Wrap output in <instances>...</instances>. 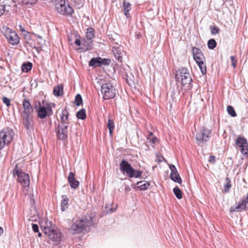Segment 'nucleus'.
<instances>
[{
  "label": "nucleus",
  "mask_w": 248,
  "mask_h": 248,
  "mask_svg": "<svg viewBox=\"0 0 248 248\" xmlns=\"http://www.w3.org/2000/svg\"><path fill=\"white\" fill-rule=\"evenodd\" d=\"M93 224V218L90 215L86 216L79 219H73L70 231L73 234L79 233L89 230V227Z\"/></svg>",
  "instance_id": "obj_1"
},
{
  "label": "nucleus",
  "mask_w": 248,
  "mask_h": 248,
  "mask_svg": "<svg viewBox=\"0 0 248 248\" xmlns=\"http://www.w3.org/2000/svg\"><path fill=\"white\" fill-rule=\"evenodd\" d=\"M176 80L181 78V85L183 88L189 90L192 88V78L188 70L185 68H180L177 72L175 76Z\"/></svg>",
  "instance_id": "obj_2"
},
{
  "label": "nucleus",
  "mask_w": 248,
  "mask_h": 248,
  "mask_svg": "<svg viewBox=\"0 0 248 248\" xmlns=\"http://www.w3.org/2000/svg\"><path fill=\"white\" fill-rule=\"evenodd\" d=\"M120 170L124 174L129 178H140L142 174V171L136 170L133 168L130 164L126 160L123 159L120 164Z\"/></svg>",
  "instance_id": "obj_3"
},
{
  "label": "nucleus",
  "mask_w": 248,
  "mask_h": 248,
  "mask_svg": "<svg viewBox=\"0 0 248 248\" xmlns=\"http://www.w3.org/2000/svg\"><path fill=\"white\" fill-rule=\"evenodd\" d=\"M15 133L9 127H6L0 131V151L6 145H8L13 140Z\"/></svg>",
  "instance_id": "obj_4"
},
{
  "label": "nucleus",
  "mask_w": 248,
  "mask_h": 248,
  "mask_svg": "<svg viewBox=\"0 0 248 248\" xmlns=\"http://www.w3.org/2000/svg\"><path fill=\"white\" fill-rule=\"evenodd\" d=\"M56 10L63 16H71L74 13V9L70 6L68 0H56Z\"/></svg>",
  "instance_id": "obj_5"
},
{
  "label": "nucleus",
  "mask_w": 248,
  "mask_h": 248,
  "mask_svg": "<svg viewBox=\"0 0 248 248\" xmlns=\"http://www.w3.org/2000/svg\"><path fill=\"white\" fill-rule=\"evenodd\" d=\"M101 92L103 95V99L104 100L113 98L116 94V90L114 85L110 82L102 84Z\"/></svg>",
  "instance_id": "obj_6"
},
{
  "label": "nucleus",
  "mask_w": 248,
  "mask_h": 248,
  "mask_svg": "<svg viewBox=\"0 0 248 248\" xmlns=\"http://www.w3.org/2000/svg\"><path fill=\"white\" fill-rule=\"evenodd\" d=\"M248 209V193L244 196L235 207H231L230 212H238Z\"/></svg>",
  "instance_id": "obj_7"
},
{
  "label": "nucleus",
  "mask_w": 248,
  "mask_h": 248,
  "mask_svg": "<svg viewBox=\"0 0 248 248\" xmlns=\"http://www.w3.org/2000/svg\"><path fill=\"white\" fill-rule=\"evenodd\" d=\"M211 130L205 127H203L198 133H197L196 139L198 145H201L203 141L206 142L211 134Z\"/></svg>",
  "instance_id": "obj_8"
},
{
  "label": "nucleus",
  "mask_w": 248,
  "mask_h": 248,
  "mask_svg": "<svg viewBox=\"0 0 248 248\" xmlns=\"http://www.w3.org/2000/svg\"><path fill=\"white\" fill-rule=\"evenodd\" d=\"M4 36L9 43L13 45H17L19 42V37L17 34L9 28L7 29V32Z\"/></svg>",
  "instance_id": "obj_9"
},
{
  "label": "nucleus",
  "mask_w": 248,
  "mask_h": 248,
  "mask_svg": "<svg viewBox=\"0 0 248 248\" xmlns=\"http://www.w3.org/2000/svg\"><path fill=\"white\" fill-rule=\"evenodd\" d=\"M39 103V108L37 109V115L39 118L41 119H44L47 115L49 116L52 113V110L51 108L49 105H47V107L44 106H41L40 102Z\"/></svg>",
  "instance_id": "obj_10"
},
{
  "label": "nucleus",
  "mask_w": 248,
  "mask_h": 248,
  "mask_svg": "<svg viewBox=\"0 0 248 248\" xmlns=\"http://www.w3.org/2000/svg\"><path fill=\"white\" fill-rule=\"evenodd\" d=\"M235 143L241 148V153L245 155H248V143L246 139L240 136L237 138Z\"/></svg>",
  "instance_id": "obj_11"
},
{
  "label": "nucleus",
  "mask_w": 248,
  "mask_h": 248,
  "mask_svg": "<svg viewBox=\"0 0 248 248\" xmlns=\"http://www.w3.org/2000/svg\"><path fill=\"white\" fill-rule=\"evenodd\" d=\"M45 235H47L50 240L55 242H60L61 240L62 235L60 230L58 229L54 230L53 229L48 231Z\"/></svg>",
  "instance_id": "obj_12"
},
{
  "label": "nucleus",
  "mask_w": 248,
  "mask_h": 248,
  "mask_svg": "<svg viewBox=\"0 0 248 248\" xmlns=\"http://www.w3.org/2000/svg\"><path fill=\"white\" fill-rule=\"evenodd\" d=\"M67 124H59L56 129L57 135L58 139L61 140H65L67 138Z\"/></svg>",
  "instance_id": "obj_13"
},
{
  "label": "nucleus",
  "mask_w": 248,
  "mask_h": 248,
  "mask_svg": "<svg viewBox=\"0 0 248 248\" xmlns=\"http://www.w3.org/2000/svg\"><path fill=\"white\" fill-rule=\"evenodd\" d=\"M192 50L193 58L196 63L197 64L201 63L202 64V62H203L204 59V57L203 56L201 50L196 47H193Z\"/></svg>",
  "instance_id": "obj_14"
},
{
  "label": "nucleus",
  "mask_w": 248,
  "mask_h": 248,
  "mask_svg": "<svg viewBox=\"0 0 248 248\" xmlns=\"http://www.w3.org/2000/svg\"><path fill=\"white\" fill-rule=\"evenodd\" d=\"M169 167L171 170V172L170 174L171 179L174 182L178 183L179 184L182 183V179L175 166L172 164H171L169 166Z\"/></svg>",
  "instance_id": "obj_15"
},
{
  "label": "nucleus",
  "mask_w": 248,
  "mask_h": 248,
  "mask_svg": "<svg viewBox=\"0 0 248 248\" xmlns=\"http://www.w3.org/2000/svg\"><path fill=\"white\" fill-rule=\"evenodd\" d=\"M40 226L45 234L47 233L48 231L52 229V222L47 219H44L41 220L40 221Z\"/></svg>",
  "instance_id": "obj_16"
},
{
  "label": "nucleus",
  "mask_w": 248,
  "mask_h": 248,
  "mask_svg": "<svg viewBox=\"0 0 248 248\" xmlns=\"http://www.w3.org/2000/svg\"><path fill=\"white\" fill-rule=\"evenodd\" d=\"M17 180L18 182L20 183L23 187H29L30 185V179L28 174L24 172L20 173Z\"/></svg>",
  "instance_id": "obj_17"
},
{
  "label": "nucleus",
  "mask_w": 248,
  "mask_h": 248,
  "mask_svg": "<svg viewBox=\"0 0 248 248\" xmlns=\"http://www.w3.org/2000/svg\"><path fill=\"white\" fill-rule=\"evenodd\" d=\"M68 181L70 186L74 189L78 187L79 183L75 178V174L73 172H70L68 176Z\"/></svg>",
  "instance_id": "obj_18"
},
{
  "label": "nucleus",
  "mask_w": 248,
  "mask_h": 248,
  "mask_svg": "<svg viewBox=\"0 0 248 248\" xmlns=\"http://www.w3.org/2000/svg\"><path fill=\"white\" fill-rule=\"evenodd\" d=\"M22 105L24 108V111H23V113H32L33 111V108L28 100H27L26 98L24 99L23 100Z\"/></svg>",
  "instance_id": "obj_19"
},
{
  "label": "nucleus",
  "mask_w": 248,
  "mask_h": 248,
  "mask_svg": "<svg viewBox=\"0 0 248 248\" xmlns=\"http://www.w3.org/2000/svg\"><path fill=\"white\" fill-rule=\"evenodd\" d=\"M69 113L68 110L65 108L62 110L61 119V124H69V118H68Z\"/></svg>",
  "instance_id": "obj_20"
},
{
  "label": "nucleus",
  "mask_w": 248,
  "mask_h": 248,
  "mask_svg": "<svg viewBox=\"0 0 248 248\" xmlns=\"http://www.w3.org/2000/svg\"><path fill=\"white\" fill-rule=\"evenodd\" d=\"M112 52L114 55L115 58L119 62L122 61V53L120 47L113 46L112 47Z\"/></svg>",
  "instance_id": "obj_21"
},
{
  "label": "nucleus",
  "mask_w": 248,
  "mask_h": 248,
  "mask_svg": "<svg viewBox=\"0 0 248 248\" xmlns=\"http://www.w3.org/2000/svg\"><path fill=\"white\" fill-rule=\"evenodd\" d=\"M87 39L92 43V40L95 37V31L93 28H88L86 32Z\"/></svg>",
  "instance_id": "obj_22"
},
{
  "label": "nucleus",
  "mask_w": 248,
  "mask_h": 248,
  "mask_svg": "<svg viewBox=\"0 0 248 248\" xmlns=\"http://www.w3.org/2000/svg\"><path fill=\"white\" fill-rule=\"evenodd\" d=\"M63 86L62 84H59L53 89V94L56 96H60L63 94Z\"/></svg>",
  "instance_id": "obj_23"
},
{
  "label": "nucleus",
  "mask_w": 248,
  "mask_h": 248,
  "mask_svg": "<svg viewBox=\"0 0 248 248\" xmlns=\"http://www.w3.org/2000/svg\"><path fill=\"white\" fill-rule=\"evenodd\" d=\"M62 202H61V210L62 211H64L66 209L68 208V198H67L66 195H62Z\"/></svg>",
  "instance_id": "obj_24"
},
{
  "label": "nucleus",
  "mask_w": 248,
  "mask_h": 248,
  "mask_svg": "<svg viewBox=\"0 0 248 248\" xmlns=\"http://www.w3.org/2000/svg\"><path fill=\"white\" fill-rule=\"evenodd\" d=\"M89 65L93 67H100L99 57L92 58L89 61Z\"/></svg>",
  "instance_id": "obj_25"
},
{
  "label": "nucleus",
  "mask_w": 248,
  "mask_h": 248,
  "mask_svg": "<svg viewBox=\"0 0 248 248\" xmlns=\"http://www.w3.org/2000/svg\"><path fill=\"white\" fill-rule=\"evenodd\" d=\"M138 187L140 190H146L150 184L149 183L146 181L144 182H139L137 184Z\"/></svg>",
  "instance_id": "obj_26"
},
{
  "label": "nucleus",
  "mask_w": 248,
  "mask_h": 248,
  "mask_svg": "<svg viewBox=\"0 0 248 248\" xmlns=\"http://www.w3.org/2000/svg\"><path fill=\"white\" fill-rule=\"evenodd\" d=\"M107 127L109 130V133L110 136L112 135L113 130L114 128V121L111 118H108L107 123Z\"/></svg>",
  "instance_id": "obj_27"
},
{
  "label": "nucleus",
  "mask_w": 248,
  "mask_h": 248,
  "mask_svg": "<svg viewBox=\"0 0 248 248\" xmlns=\"http://www.w3.org/2000/svg\"><path fill=\"white\" fill-rule=\"evenodd\" d=\"M32 67V63L28 62H24L22 64V65L21 66V68H22V71L25 72H28L29 71L31 70Z\"/></svg>",
  "instance_id": "obj_28"
},
{
  "label": "nucleus",
  "mask_w": 248,
  "mask_h": 248,
  "mask_svg": "<svg viewBox=\"0 0 248 248\" xmlns=\"http://www.w3.org/2000/svg\"><path fill=\"white\" fill-rule=\"evenodd\" d=\"M99 60L100 67L102 66H108L111 63V60L109 59L102 58L99 57Z\"/></svg>",
  "instance_id": "obj_29"
},
{
  "label": "nucleus",
  "mask_w": 248,
  "mask_h": 248,
  "mask_svg": "<svg viewBox=\"0 0 248 248\" xmlns=\"http://www.w3.org/2000/svg\"><path fill=\"white\" fill-rule=\"evenodd\" d=\"M77 117L79 119L84 120L86 118L85 109L82 108L80 109L77 113Z\"/></svg>",
  "instance_id": "obj_30"
},
{
  "label": "nucleus",
  "mask_w": 248,
  "mask_h": 248,
  "mask_svg": "<svg viewBox=\"0 0 248 248\" xmlns=\"http://www.w3.org/2000/svg\"><path fill=\"white\" fill-rule=\"evenodd\" d=\"M173 192L174 194H175L176 197L178 199L180 200L182 198V192H181V190L180 189V188L178 186H176L173 188Z\"/></svg>",
  "instance_id": "obj_31"
},
{
  "label": "nucleus",
  "mask_w": 248,
  "mask_h": 248,
  "mask_svg": "<svg viewBox=\"0 0 248 248\" xmlns=\"http://www.w3.org/2000/svg\"><path fill=\"white\" fill-rule=\"evenodd\" d=\"M23 5L30 6L36 3L37 0H18Z\"/></svg>",
  "instance_id": "obj_32"
},
{
  "label": "nucleus",
  "mask_w": 248,
  "mask_h": 248,
  "mask_svg": "<svg viewBox=\"0 0 248 248\" xmlns=\"http://www.w3.org/2000/svg\"><path fill=\"white\" fill-rule=\"evenodd\" d=\"M23 121V124L26 130H30L32 127V123L33 122V120H25Z\"/></svg>",
  "instance_id": "obj_33"
},
{
  "label": "nucleus",
  "mask_w": 248,
  "mask_h": 248,
  "mask_svg": "<svg viewBox=\"0 0 248 248\" xmlns=\"http://www.w3.org/2000/svg\"><path fill=\"white\" fill-rule=\"evenodd\" d=\"M207 46L209 49H214L217 46V43L215 40L214 39L209 40L207 43Z\"/></svg>",
  "instance_id": "obj_34"
},
{
  "label": "nucleus",
  "mask_w": 248,
  "mask_h": 248,
  "mask_svg": "<svg viewBox=\"0 0 248 248\" xmlns=\"http://www.w3.org/2000/svg\"><path fill=\"white\" fill-rule=\"evenodd\" d=\"M123 9L124 12H129L131 9V4L124 0L123 2Z\"/></svg>",
  "instance_id": "obj_35"
},
{
  "label": "nucleus",
  "mask_w": 248,
  "mask_h": 248,
  "mask_svg": "<svg viewBox=\"0 0 248 248\" xmlns=\"http://www.w3.org/2000/svg\"><path fill=\"white\" fill-rule=\"evenodd\" d=\"M227 110L228 112V114L230 115L232 117H235L236 116V113L233 108L231 106H228L227 107Z\"/></svg>",
  "instance_id": "obj_36"
},
{
  "label": "nucleus",
  "mask_w": 248,
  "mask_h": 248,
  "mask_svg": "<svg viewBox=\"0 0 248 248\" xmlns=\"http://www.w3.org/2000/svg\"><path fill=\"white\" fill-rule=\"evenodd\" d=\"M23 121L33 120L32 113H23Z\"/></svg>",
  "instance_id": "obj_37"
},
{
  "label": "nucleus",
  "mask_w": 248,
  "mask_h": 248,
  "mask_svg": "<svg viewBox=\"0 0 248 248\" xmlns=\"http://www.w3.org/2000/svg\"><path fill=\"white\" fill-rule=\"evenodd\" d=\"M75 103L78 106H79L82 104V99L81 96L79 94H78L76 96Z\"/></svg>",
  "instance_id": "obj_38"
},
{
  "label": "nucleus",
  "mask_w": 248,
  "mask_h": 248,
  "mask_svg": "<svg viewBox=\"0 0 248 248\" xmlns=\"http://www.w3.org/2000/svg\"><path fill=\"white\" fill-rule=\"evenodd\" d=\"M226 184L224 186V189L225 192H228L231 187V181L228 177L226 178Z\"/></svg>",
  "instance_id": "obj_39"
},
{
  "label": "nucleus",
  "mask_w": 248,
  "mask_h": 248,
  "mask_svg": "<svg viewBox=\"0 0 248 248\" xmlns=\"http://www.w3.org/2000/svg\"><path fill=\"white\" fill-rule=\"evenodd\" d=\"M210 30L212 34H216L218 33L219 31V28L215 26H210Z\"/></svg>",
  "instance_id": "obj_40"
},
{
  "label": "nucleus",
  "mask_w": 248,
  "mask_h": 248,
  "mask_svg": "<svg viewBox=\"0 0 248 248\" xmlns=\"http://www.w3.org/2000/svg\"><path fill=\"white\" fill-rule=\"evenodd\" d=\"M198 66H199L200 70L201 71V72L202 75H205L206 73V67L204 65L203 62H202V64H197Z\"/></svg>",
  "instance_id": "obj_41"
},
{
  "label": "nucleus",
  "mask_w": 248,
  "mask_h": 248,
  "mask_svg": "<svg viewBox=\"0 0 248 248\" xmlns=\"http://www.w3.org/2000/svg\"><path fill=\"white\" fill-rule=\"evenodd\" d=\"M20 30L25 36V38L26 39H28V38H30L29 35V32L25 31L23 28H22L21 26H20Z\"/></svg>",
  "instance_id": "obj_42"
},
{
  "label": "nucleus",
  "mask_w": 248,
  "mask_h": 248,
  "mask_svg": "<svg viewBox=\"0 0 248 248\" xmlns=\"http://www.w3.org/2000/svg\"><path fill=\"white\" fill-rule=\"evenodd\" d=\"M230 59L231 60L232 65L234 68H235L236 66L237 63V60L236 59L235 56H232L231 57Z\"/></svg>",
  "instance_id": "obj_43"
},
{
  "label": "nucleus",
  "mask_w": 248,
  "mask_h": 248,
  "mask_svg": "<svg viewBox=\"0 0 248 248\" xmlns=\"http://www.w3.org/2000/svg\"><path fill=\"white\" fill-rule=\"evenodd\" d=\"M17 165H16V168L13 171V174L14 175H17L18 178L19 177V176L20 175V174L21 173H24L22 171H21L20 170H18L17 169Z\"/></svg>",
  "instance_id": "obj_44"
},
{
  "label": "nucleus",
  "mask_w": 248,
  "mask_h": 248,
  "mask_svg": "<svg viewBox=\"0 0 248 248\" xmlns=\"http://www.w3.org/2000/svg\"><path fill=\"white\" fill-rule=\"evenodd\" d=\"M33 34L40 40V42H39L40 45H43L45 43V40L43 39L41 36L34 33Z\"/></svg>",
  "instance_id": "obj_45"
},
{
  "label": "nucleus",
  "mask_w": 248,
  "mask_h": 248,
  "mask_svg": "<svg viewBox=\"0 0 248 248\" xmlns=\"http://www.w3.org/2000/svg\"><path fill=\"white\" fill-rule=\"evenodd\" d=\"M106 212L107 213H111L115 212L116 210L117 205H115V207H111L110 208L107 209V207H106Z\"/></svg>",
  "instance_id": "obj_46"
},
{
  "label": "nucleus",
  "mask_w": 248,
  "mask_h": 248,
  "mask_svg": "<svg viewBox=\"0 0 248 248\" xmlns=\"http://www.w3.org/2000/svg\"><path fill=\"white\" fill-rule=\"evenodd\" d=\"M3 102L8 107L10 106L11 105L10 100L6 97H3Z\"/></svg>",
  "instance_id": "obj_47"
},
{
  "label": "nucleus",
  "mask_w": 248,
  "mask_h": 248,
  "mask_svg": "<svg viewBox=\"0 0 248 248\" xmlns=\"http://www.w3.org/2000/svg\"><path fill=\"white\" fill-rule=\"evenodd\" d=\"M32 230L35 232H39V228H38V226L37 224H32Z\"/></svg>",
  "instance_id": "obj_48"
},
{
  "label": "nucleus",
  "mask_w": 248,
  "mask_h": 248,
  "mask_svg": "<svg viewBox=\"0 0 248 248\" xmlns=\"http://www.w3.org/2000/svg\"><path fill=\"white\" fill-rule=\"evenodd\" d=\"M150 134L151 135V136L152 137L151 140H150V142L155 144L156 141V137L154 136L153 134L151 132H150Z\"/></svg>",
  "instance_id": "obj_49"
},
{
  "label": "nucleus",
  "mask_w": 248,
  "mask_h": 248,
  "mask_svg": "<svg viewBox=\"0 0 248 248\" xmlns=\"http://www.w3.org/2000/svg\"><path fill=\"white\" fill-rule=\"evenodd\" d=\"M5 12V6L4 5L0 4V16L2 15Z\"/></svg>",
  "instance_id": "obj_50"
},
{
  "label": "nucleus",
  "mask_w": 248,
  "mask_h": 248,
  "mask_svg": "<svg viewBox=\"0 0 248 248\" xmlns=\"http://www.w3.org/2000/svg\"><path fill=\"white\" fill-rule=\"evenodd\" d=\"M75 37L76 38V40L75 41V44L78 46H80L81 45V41L79 38H77V36L75 35Z\"/></svg>",
  "instance_id": "obj_51"
},
{
  "label": "nucleus",
  "mask_w": 248,
  "mask_h": 248,
  "mask_svg": "<svg viewBox=\"0 0 248 248\" xmlns=\"http://www.w3.org/2000/svg\"><path fill=\"white\" fill-rule=\"evenodd\" d=\"M208 161H209V162H211V163H215V156L213 155H210Z\"/></svg>",
  "instance_id": "obj_52"
},
{
  "label": "nucleus",
  "mask_w": 248,
  "mask_h": 248,
  "mask_svg": "<svg viewBox=\"0 0 248 248\" xmlns=\"http://www.w3.org/2000/svg\"><path fill=\"white\" fill-rule=\"evenodd\" d=\"M74 2L78 5H81L84 0H74Z\"/></svg>",
  "instance_id": "obj_53"
},
{
  "label": "nucleus",
  "mask_w": 248,
  "mask_h": 248,
  "mask_svg": "<svg viewBox=\"0 0 248 248\" xmlns=\"http://www.w3.org/2000/svg\"><path fill=\"white\" fill-rule=\"evenodd\" d=\"M147 139L149 141V142H150V140H151V139H152V137L151 136V135L150 134V133L149 134V135L147 136Z\"/></svg>",
  "instance_id": "obj_54"
},
{
  "label": "nucleus",
  "mask_w": 248,
  "mask_h": 248,
  "mask_svg": "<svg viewBox=\"0 0 248 248\" xmlns=\"http://www.w3.org/2000/svg\"><path fill=\"white\" fill-rule=\"evenodd\" d=\"M124 15L126 16V17H127V18L130 17V14L129 13V12H124Z\"/></svg>",
  "instance_id": "obj_55"
},
{
  "label": "nucleus",
  "mask_w": 248,
  "mask_h": 248,
  "mask_svg": "<svg viewBox=\"0 0 248 248\" xmlns=\"http://www.w3.org/2000/svg\"><path fill=\"white\" fill-rule=\"evenodd\" d=\"M3 232V230L2 227H0V235H1Z\"/></svg>",
  "instance_id": "obj_56"
},
{
  "label": "nucleus",
  "mask_w": 248,
  "mask_h": 248,
  "mask_svg": "<svg viewBox=\"0 0 248 248\" xmlns=\"http://www.w3.org/2000/svg\"><path fill=\"white\" fill-rule=\"evenodd\" d=\"M38 108H39V107H38V106L37 105H35V106H34V108H35V109H36L37 111V109H38Z\"/></svg>",
  "instance_id": "obj_57"
},
{
  "label": "nucleus",
  "mask_w": 248,
  "mask_h": 248,
  "mask_svg": "<svg viewBox=\"0 0 248 248\" xmlns=\"http://www.w3.org/2000/svg\"><path fill=\"white\" fill-rule=\"evenodd\" d=\"M38 236L40 237L41 236H42V233L40 232H38Z\"/></svg>",
  "instance_id": "obj_58"
},
{
  "label": "nucleus",
  "mask_w": 248,
  "mask_h": 248,
  "mask_svg": "<svg viewBox=\"0 0 248 248\" xmlns=\"http://www.w3.org/2000/svg\"><path fill=\"white\" fill-rule=\"evenodd\" d=\"M68 41H72V38L70 36L68 37Z\"/></svg>",
  "instance_id": "obj_59"
}]
</instances>
